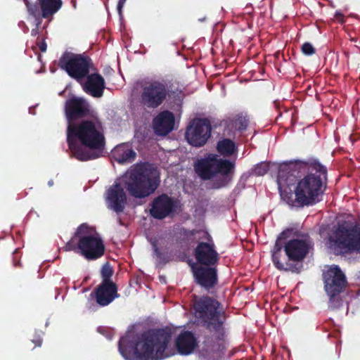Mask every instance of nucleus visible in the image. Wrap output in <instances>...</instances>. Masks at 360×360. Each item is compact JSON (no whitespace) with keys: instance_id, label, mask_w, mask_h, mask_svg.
<instances>
[{"instance_id":"obj_1","label":"nucleus","mask_w":360,"mask_h":360,"mask_svg":"<svg viewBox=\"0 0 360 360\" xmlns=\"http://www.w3.org/2000/svg\"><path fill=\"white\" fill-rule=\"evenodd\" d=\"M327 169L317 160H293L280 165L277 184L281 198L288 203L295 200L300 206L311 205L320 201Z\"/></svg>"},{"instance_id":"obj_2","label":"nucleus","mask_w":360,"mask_h":360,"mask_svg":"<svg viewBox=\"0 0 360 360\" xmlns=\"http://www.w3.org/2000/svg\"><path fill=\"white\" fill-rule=\"evenodd\" d=\"M193 311L197 322L210 332L203 337L200 349L202 356L210 359L226 348V313L221 303L209 296L195 297Z\"/></svg>"},{"instance_id":"obj_3","label":"nucleus","mask_w":360,"mask_h":360,"mask_svg":"<svg viewBox=\"0 0 360 360\" xmlns=\"http://www.w3.org/2000/svg\"><path fill=\"white\" fill-rule=\"evenodd\" d=\"M174 332L173 328L165 326L148 329L135 341L122 337L119 340V351L127 360H162L169 356L166 352Z\"/></svg>"},{"instance_id":"obj_4","label":"nucleus","mask_w":360,"mask_h":360,"mask_svg":"<svg viewBox=\"0 0 360 360\" xmlns=\"http://www.w3.org/2000/svg\"><path fill=\"white\" fill-rule=\"evenodd\" d=\"M77 141L89 149L103 150L105 146V136L99 120H84L78 124H70L67 129V143L75 158L80 161L98 158V153L86 150L78 145Z\"/></svg>"},{"instance_id":"obj_5","label":"nucleus","mask_w":360,"mask_h":360,"mask_svg":"<svg viewBox=\"0 0 360 360\" xmlns=\"http://www.w3.org/2000/svg\"><path fill=\"white\" fill-rule=\"evenodd\" d=\"M160 182L157 169L149 163L136 165L123 176L124 187L136 198H144L153 194Z\"/></svg>"},{"instance_id":"obj_6","label":"nucleus","mask_w":360,"mask_h":360,"mask_svg":"<svg viewBox=\"0 0 360 360\" xmlns=\"http://www.w3.org/2000/svg\"><path fill=\"white\" fill-rule=\"evenodd\" d=\"M195 174L204 181L212 179L218 175L220 178L213 182L214 188L226 186L232 179L235 162L227 159L219 158L215 154H209L194 164Z\"/></svg>"},{"instance_id":"obj_7","label":"nucleus","mask_w":360,"mask_h":360,"mask_svg":"<svg viewBox=\"0 0 360 360\" xmlns=\"http://www.w3.org/2000/svg\"><path fill=\"white\" fill-rule=\"evenodd\" d=\"M167 97L179 104L183 100L184 93L179 86L166 80L153 79L145 82L141 86L140 103L145 108H158Z\"/></svg>"},{"instance_id":"obj_8","label":"nucleus","mask_w":360,"mask_h":360,"mask_svg":"<svg viewBox=\"0 0 360 360\" xmlns=\"http://www.w3.org/2000/svg\"><path fill=\"white\" fill-rule=\"evenodd\" d=\"M65 249L77 252L89 261L101 258L105 252L103 240L92 235L86 224L78 226L74 236L65 244Z\"/></svg>"},{"instance_id":"obj_9","label":"nucleus","mask_w":360,"mask_h":360,"mask_svg":"<svg viewBox=\"0 0 360 360\" xmlns=\"http://www.w3.org/2000/svg\"><path fill=\"white\" fill-rule=\"evenodd\" d=\"M329 241L340 254H360V226L344 221L338 224Z\"/></svg>"},{"instance_id":"obj_10","label":"nucleus","mask_w":360,"mask_h":360,"mask_svg":"<svg viewBox=\"0 0 360 360\" xmlns=\"http://www.w3.org/2000/svg\"><path fill=\"white\" fill-rule=\"evenodd\" d=\"M58 66L72 79L82 84L94 68V63L92 59L85 53L65 51L60 57Z\"/></svg>"},{"instance_id":"obj_11","label":"nucleus","mask_w":360,"mask_h":360,"mask_svg":"<svg viewBox=\"0 0 360 360\" xmlns=\"http://www.w3.org/2000/svg\"><path fill=\"white\" fill-rule=\"evenodd\" d=\"M324 289L329 297L328 306L338 309L342 304L340 294L345 290L347 281L345 274L337 265L331 266L323 274Z\"/></svg>"},{"instance_id":"obj_12","label":"nucleus","mask_w":360,"mask_h":360,"mask_svg":"<svg viewBox=\"0 0 360 360\" xmlns=\"http://www.w3.org/2000/svg\"><path fill=\"white\" fill-rule=\"evenodd\" d=\"M212 127L207 119H195L187 127L185 137L195 147L204 146L211 136Z\"/></svg>"},{"instance_id":"obj_13","label":"nucleus","mask_w":360,"mask_h":360,"mask_svg":"<svg viewBox=\"0 0 360 360\" xmlns=\"http://www.w3.org/2000/svg\"><path fill=\"white\" fill-rule=\"evenodd\" d=\"M179 206L178 200L162 193L155 198L151 202L149 213L154 219L162 220L176 214Z\"/></svg>"},{"instance_id":"obj_14","label":"nucleus","mask_w":360,"mask_h":360,"mask_svg":"<svg viewBox=\"0 0 360 360\" xmlns=\"http://www.w3.org/2000/svg\"><path fill=\"white\" fill-rule=\"evenodd\" d=\"M25 3L30 15L38 19H48L49 21L63 6L62 0H37L34 2L25 0Z\"/></svg>"},{"instance_id":"obj_15","label":"nucleus","mask_w":360,"mask_h":360,"mask_svg":"<svg viewBox=\"0 0 360 360\" xmlns=\"http://www.w3.org/2000/svg\"><path fill=\"white\" fill-rule=\"evenodd\" d=\"M207 242H200L194 249L193 255L197 263L206 266H217L219 262V254L215 249V245L207 232H204Z\"/></svg>"},{"instance_id":"obj_16","label":"nucleus","mask_w":360,"mask_h":360,"mask_svg":"<svg viewBox=\"0 0 360 360\" xmlns=\"http://www.w3.org/2000/svg\"><path fill=\"white\" fill-rule=\"evenodd\" d=\"M313 243L306 234L302 238H292L289 240L284 246V251L288 259L291 262H302L307 256Z\"/></svg>"},{"instance_id":"obj_17","label":"nucleus","mask_w":360,"mask_h":360,"mask_svg":"<svg viewBox=\"0 0 360 360\" xmlns=\"http://www.w3.org/2000/svg\"><path fill=\"white\" fill-rule=\"evenodd\" d=\"M65 115L69 122L88 117L91 114L89 103L82 97H72L65 102Z\"/></svg>"},{"instance_id":"obj_18","label":"nucleus","mask_w":360,"mask_h":360,"mask_svg":"<svg viewBox=\"0 0 360 360\" xmlns=\"http://www.w3.org/2000/svg\"><path fill=\"white\" fill-rule=\"evenodd\" d=\"M192 271L195 282L206 290L213 288L218 283L217 266H193Z\"/></svg>"},{"instance_id":"obj_19","label":"nucleus","mask_w":360,"mask_h":360,"mask_svg":"<svg viewBox=\"0 0 360 360\" xmlns=\"http://www.w3.org/2000/svg\"><path fill=\"white\" fill-rule=\"evenodd\" d=\"M106 201L108 207L117 213H121L125 208L127 195L124 188L115 182L107 191Z\"/></svg>"},{"instance_id":"obj_20","label":"nucleus","mask_w":360,"mask_h":360,"mask_svg":"<svg viewBox=\"0 0 360 360\" xmlns=\"http://www.w3.org/2000/svg\"><path fill=\"white\" fill-rule=\"evenodd\" d=\"M116 283H100L91 293L96 303L101 307H105L120 297Z\"/></svg>"},{"instance_id":"obj_21","label":"nucleus","mask_w":360,"mask_h":360,"mask_svg":"<svg viewBox=\"0 0 360 360\" xmlns=\"http://www.w3.org/2000/svg\"><path fill=\"white\" fill-rule=\"evenodd\" d=\"M84 91L94 98H100L103 95L105 82L99 73L88 74V76L80 84Z\"/></svg>"},{"instance_id":"obj_22","label":"nucleus","mask_w":360,"mask_h":360,"mask_svg":"<svg viewBox=\"0 0 360 360\" xmlns=\"http://www.w3.org/2000/svg\"><path fill=\"white\" fill-rule=\"evenodd\" d=\"M198 346V341L195 334L189 330L181 332L175 340V347L181 355H189Z\"/></svg>"},{"instance_id":"obj_23","label":"nucleus","mask_w":360,"mask_h":360,"mask_svg":"<svg viewBox=\"0 0 360 360\" xmlns=\"http://www.w3.org/2000/svg\"><path fill=\"white\" fill-rule=\"evenodd\" d=\"M174 122V115L172 112H160L153 120V130L158 135L166 136L173 130Z\"/></svg>"},{"instance_id":"obj_24","label":"nucleus","mask_w":360,"mask_h":360,"mask_svg":"<svg viewBox=\"0 0 360 360\" xmlns=\"http://www.w3.org/2000/svg\"><path fill=\"white\" fill-rule=\"evenodd\" d=\"M113 158L120 164L131 163L136 156L134 150L127 143L117 146L112 151Z\"/></svg>"},{"instance_id":"obj_25","label":"nucleus","mask_w":360,"mask_h":360,"mask_svg":"<svg viewBox=\"0 0 360 360\" xmlns=\"http://www.w3.org/2000/svg\"><path fill=\"white\" fill-rule=\"evenodd\" d=\"M289 233V229L285 230L282 231L277 237L273 249L271 250V259L273 264H274L276 261L280 260L281 257V251L282 249L284 248L285 244L286 243H285V240L288 237V234Z\"/></svg>"},{"instance_id":"obj_26","label":"nucleus","mask_w":360,"mask_h":360,"mask_svg":"<svg viewBox=\"0 0 360 360\" xmlns=\"http://www.w3.org/2000/svg\"><path fill=\"white\" fill-rule=\"evenodd\" d=\"M217 151L224 157H229L236 151V146L234 141L229 139H224L218 141Z\"/></svg>"},{"instance_id":"obj_27","label":"nucleus","mask_w":360,"mask_h":360,"mask_svg":"<svg viewBox=\"0 0 360 360\" xmlns=\"http://www.w3.org/2000/svg\"><path fill=\"white\" fill-rule=\"evenodd\" d=\"M274 265L280 271H290L296 274H299L303 267L301 263L297 264L295 263V262L283 263L281 260L276 261Z\"/></svg>"},{"instance_id":"obj_28","label":"nucleus","mask_w":360,"mask_h":360,"mask_svg":"<svg viewBox=\"0 0 360 360\" xmlns=\"http://www.w3.org/2000/svg\"><path fill=\"white\" fill-rule=\"evenodd\" d=\"M249 124V118L243 113L238 114L232 120L233 127L239 131H245Z\"/></svg>"},{"instance_id":"obj_29","label":"nucleus","mask_w":360,"mask_h":360,"mask_svg":"<svg viewBox=\"0 0 360 360\" xmlns=\"http://www.w3.org/2000/svg\"><path fill=\"white\" fill-rule=\"evenodd\" d=\"M114 270L108 262L104 264L101 270L102 281L101 283H115L111 279Z\"/></svg>"},{"instance_id":"obj_30","label":"nucleus","mask_w":360,"mask_h":360,"mask_svg":"<svg viewBox=\"0 0 360 360\" xmlns=\"http://www.w3.org/2000/svg\"><path fill=\"white\" fill-rule=\"evenodd\" d=\"M269 170V165L266 162H260L252 169V174L256 176H264Z\"/></svg>"},{"instance_id":"obj_31","label":"nucleus","mask_w":360,"mask_h":360,"mask_svg":"<svg viewBox=\"0 0 360 360\" xmlns=\"http://www.w3.org/2000/svg\"><path fill=\"white\" fill-rule=\"evenodd\" d=\"M302 51L304 55L311 56L315 53V49L309 42H305L302 46Z\"/></svg>"},{"instance_id":"obj_32","label":"nucleus","mask_w":360,"mask_h":360,"mask_svg":"<svg viewBox=\"0 0 360 360\" xmlns=\"http://www.w3.org/2000/svg\"><path fill=\"white\" fill-rule=\"evenodd\" d=\"M152 245H153L154 252H155L157 258L160 260V262H163L164 263H165L166 261L165 259V255L160 251L156 243L153 242Z\"/></svg>"},{"instance_id":"obj_33","label":"nucleus","mask_w":360,"mask_h":360,"mask_svg":"<svg viewBox=\"0 0 360 360\" xmlns=\"http://www.w3.org/2000/svg\"><path fill=\"white\" fill-rule=\"evenodd\" d=\"M35 20V27L33 28L31 31V35L33 37H36L39 34V30L41 27L42 19H38L37 18H34Z\"/></svg>"},{"instance_id":"obj_34","label":"nucleus","mask_w":360,"mask_h":360,"mask_svg":"<svg viewBox=\"0 0 360 360\" xmlns=\"http://www.w3.org/2000/svg\"><path fill=\"white\" fill-rule=\"evenodd\" d=\"M31 341L34 344L35 347H40L43 341L41 335L39 333H35Z\"/></svg>"},{"instance_id":"obj_35","label":"nucleus","mask_w":360,"mask_h":360,"mask_svg":"<svg viewBox=\"0 0 360 360\" xmlns=\"http://www.w3.org/2000/svg\"><path fill=\"white\" fill-rule=\"evenodd\" d=\"M37 44L41 52H45L46 51L47 45L44 40L39 41V39L38 38V41L37 42Z\"/></svg>"},{"instance_id":"obj_36","label":"nucleus","mask_w":360,"mask_h":360,"mask_svg":"<svg viewBox=\"0 0 360 360\" xmlns=\"http://www.w3.org/2000/svg\"><path fill=\"white\" fill-rule=\"evenodd\" d=\"M127 0H119L117 5V12L120 15H122V8L126 3Z\"/></svg>"},{"instance_id":"obj_37","label":"nucleus","mask_w":360,"mask_h":360,"mask_svg":"<svg viewBox=\"0 0 360 360\" xmlns=\"http://www.w3.org/2000/svg\"><path fill=\"white\" fill-rule=\"evenodd\" d=\"M335 18L340 22H344L345 21V15L344 14L340 11H336L335 13Z\"/></svg>"},{"instance_id":"obj_38","label":"nucleus","mask_w":360,"mask_h":360,"mask_svg":"<svg viewBox=\"0 0 360 360\" xmlns=\"http://www.w3.org/2000/svg\"><path fill=\"white\" fill-rule=\"evenodd\" d=\"M195 232H199L198 231H195V230H193L191 233L192 235H193Z\"/></svg>"}]
</instances>
